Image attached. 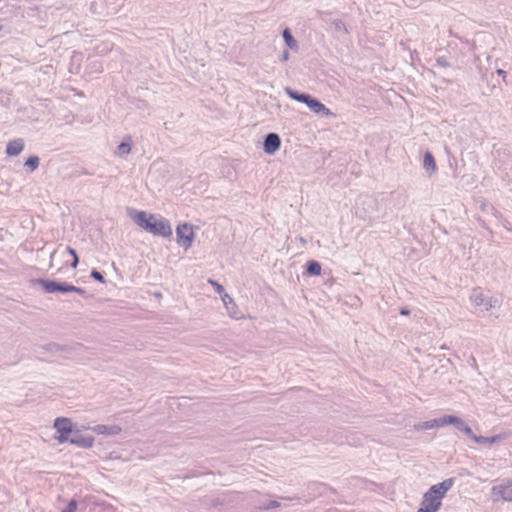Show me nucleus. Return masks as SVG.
<instances>
[{
	"instance_id": "f257e3e1",
	"label": "nucleus",
	"mask_w": 512,
	"mask_h": 512,
	"mask_svg": "<svg viewBox=\"0 0 512 512\" xmlns=\"http://www.w3.org/2000/svg\"><path fill=\"white\" fill-rule=\"evenodd\" d=\"M453 479L448 478L444 481L432 485L424 494L420 507L416 512H438L442 506V500L447 492L453 486Z\"/></svg>"
},
{
	"instance_id": "f03ea898",
	"label": "nucleus",
	"mask_w": 512,
	"mask_h": 512,
	"mask_svg": "<svg viewBox=\"0 0 512 512\" xmlns=\"http://www.w3.org/2000/svg\"><path fill=\"white\" fill-rule=\"evenodd\" d=\"M469 300L471 305L478 311L492 314L494 310H498L502 304L499 296L493 295L489 291L482 288H475L471 291Z\"/></svg>"
},
{
	"instance_id": "7ed1b4c3",
	"label": "nucleus",
	"mask_w": 512,
	"mask_h": 512,
	"mask_svg": "<svg viewBox=\"0 0 512 512\" xmlns=\"http://www.w3.org/2000/svg\"><path fill=\"white\" fill-rule=\"evenodd\" d=\"M54 428L59 433L57 439L60 443L69 441L82 446L92 445V439L80 438L77 433H73L72 422L68 418H57L54 421Z\"/></svg>"
},
{
	"instance_id": "20e7f679",
	"label": "nucleus",
	"mask_w": 512,
	"mask_h": 512,
	"mask_svg": "<svg viewBox=\"0 0 512 512\" xmlns=\"http://www.w3.org/2000/svg\"><path fill=\"white\" fill-rule=\"evenodd\" d=\"M287 94L292 99L305 103L314 113L323 114L327 117L332 116L333 113L324 104L308 94H300L296 91L287 89Z\"/></svg>"
},
{
	"instance_id": "39448f33",
	"label": "nucleus",
	"mask_w": 512,
	"mask_h": 512,
	"mask_svg": "<svg viewBox=\"0 0 512 512\" xmlns=\"http://www.w3.org/2000/svg\"><path fill=\"white\" fill-rule=\"evenodd\" d=\"M57 258L61 259L65 265L70 263V265L73 268H76L78 265V262H79V259H78V256H77L75 250L69 246L60 245L54 252L51 253L50 266H53V263L56 261Z\"/></svg>"
},
{
	"instance_id": "423d86ee",
	"label": "nucleus",
	"mask_w": 512,
	"mask_h": 512,
	"mask_svg": "<svg viewBox=\"0 0 512 512\" xmlns=\"http://www.w3.org/2000/svg\"><path fill=\"white\" fill-rule=\"evenodd\" d=\"M491 496L494 501L512 502V477L494 485L491 489Z\"/></svg>"
},
{
	"instance_id": "0eeeda50",
	"label": "nucleus",
	"mask_w": 512,
	"mask_h": 512,
	"mask_svg": "<svg viewBox=\"0 0 512 512\" xmlns=\"http://www.w3.org/2000/svg\"><path fill=\"white\" fill-rule=\"evenodd\" d=\"M176 236L178 245L185 250L189 249L194 239L193 226H177Z\"/></svg>"
},
{
	"instance_id": "6e6552de",
	"label": "nucleus",
	"mask_w": 512,
	"mask_h": 512,
	"mask_svg": "<svg viewBox=\"0 0 512 512\" xmlns=\"http://www.w3.org/2000/svg\"><path fill=\"white\" fill-rule=\"evenodd\" d=\"M221 300L230 318L234 320H241L244 318V315L240 312L238 305L229 294L224 295Z\"/></svg>"
},
{
	"instance_id": "1a4fd4ad",
	"label": "nucleus",
	"mask_w": 512,
	"mask_h": 512,
	"mask_svg": "<svg viewBox=\"0 0 512 512\" xmlns=\"http://www.w3.org/2000/svg\"><path fill=\"white\" fill-rule=\"evenodd\" d=\"M475 443L484 445V446H492L494 444H497L503 440H505L508 437V434L501 433L494 435L492 437H484V436H477L472 432V435H468Z\"/></svg>"
},
{
	"instance_id": "9d476101",
	"label": "nucleus",
	"mask_w": 512,
	"mask_h": 512,
	"mask_svg": "<svg viewBox=\"0 0 512 512\" xmlns=\"http://www.w3.org/2000/svg\"><path fill=\"white\" fill-rule=\"evenodd\" d=\"M24 142L21 139L10 140L5 148V154L9 157H17L24 150Z\"/></svg>"
},
{
	"instance_id": "9b49d317",
	"label": "nucleus",
	"mask_w": 512,
	"mask_h": 512,
	"mask_svg": "<svg viewBox=\"0 0 512 512\" xmlns=\"http://www.w3.org/2000/svg\"><path fill=\"white\" fill-rule=\"evenodd\" d=\"M280 145V137L275 133H270L266 136L264 150L268 154H273L280 148Z\"/></svg>"
},
{
	"instance_id": "f8f14e48",
	"label": "nucleus",
	"mask_w": 512,
	"mask_h": 512,
	"mask_svg": "<svg viewBox=\"0 0 512 512\" xmlns=\"http://www.w3.org/2000/svg\"><path fill=\"white\" fill-rule=\"evenodd\" d=\"M446 425H454L466 435H472V429L461 418L457 416H445V426Z\"/></svg>"
},
{
	"instance_id": "ddd939ff",
	"label": "nucleus",
	"mask_w": 512,
	"mask_h": 512,
	"mask_svg": "<svg viewBox=\"0 0 512 512\" xmlns=\"http://www.w3.org/2000/svg\"><path fill=\"white\" fill-rule=\"evenodd\" d=\"M144 230L153 236H159L163 238L170 237L172 235L171 226H142Z\"/></svg>"
},
{
	"instance_id": "4468645a",
	"label": "nucleus",
	"mask_w": 512,
	"mask_h": 512,
	"mask_svg": "<svg viewBox=\"0 0 512 512\" xmlns=\"http://www.w3.org/2000/svg\"><path fill=\"white\" fill-rule=\"evenodd\" d=\"M122 428L117 424L98 425V434L115 436L120 434Z\"/></svg>"
},
{
	"instance_id": "2eb2a0df",
	"label": "nucleus",
	"mask_w": 512,
	"mask_h": 512,
	"mask_svg": "<svg viewBox=\"0 0 512 512\" xmlns=\"http://www.w3.org/2000/svg\"><path fill=\"white\" fill-rule=\"evenodd\" d=\"M40 159L36 155L29 156L24 162V168L27 173H33L39 167Z\"/></svg>"
},
{
	"instance_id": "dca6fc26",
	"label": "nucleus",
	"mask_w": 512,
	"mask_h": 512,
	"mask_svg": "<svg viewBox=\"0 0 512 512\" xmlns=\"http://www.w3.org/2000/svg\"><path fill=\"white\" fill-rule=\"evenodd\" d=\"M36 283L38 285H40L46 293H55V292H57L58 282H56V281L45 280V279H38L36 281Z\"/></svg>"
},
{
	"instance_id": "f3484780",
	"label": "nucleus",
	"mask_w": 512,
	"mask_h": 512,
	"mask_svg": "<svg viewBox=\"0 0 512 512\" xmlns=\"http://www.w3.org/2000/svg\"><path fill=\"white\" fill-rule=\"evenodd\" d=\"M57 292L61 293H69V292H77V293H83V290L81 288H78L74 285L68 284V283H60L58 282L57 286Z\"/></svg>"
},
{
	"instance_id": "a211bd4d",
	"label": "nucleus",
	"mask_w": 512,
	"mask_h": 512,
	"mask_svg": "<svg viewBox=\"0 0 512 512\" xmlns=\"http://www.w3.org/2000/svg\"><path fill=\"white\" fill-rule=\"evenodd\" d=\"M283 38L289 48L295 49L297 47V43L288 28L283 31Z\"/></svg>"
},
{
	"instance_id": "6ab92c4d",
	"label": "nucleus",
	"mask_w": 512,
	"mask_h": 512,
	"mask_svg": "<svg viewBox=\"0 0 512 512\" xmlns=\"http://www.w3.org/2000/svg\"><path fill=\"white\" fill-rule=\"evenodd\" d=\"M423 164L426 169H430L432 171H434L436 168L434 157L429 152L425 154Z\"/></svg>"
},
{
	"instance_id": "aec40b11",
	"label": "nucleus",
	"mask_w": 512,
	"mask_h": 512,
	"mask_svg": "<svg viewBox=\"0 0 512 512\" xmlns=\"http://www.w3.org/2000/svg\"><path fill=\"white\" fill-rule=\"evenodd\" d=\"M307 272L310 275H320L321 265L316 261H310L307 266Z\"/></svg>"
},
{
	"instance_id": "412c9836",
	"label": "nucleus",
	"mask_w": 512,
	"mask_h": 512,
	"mask_svg": "<svg viewBox=\"0 0 512 512\" xmlns=\"http://www.w3.org/2000/svg\"><path fill=\"white\" fill-rule=\"evenodd\" d=\"M208 283L214 288V290L216 291V293H218L220 295V297L222 298L224 295H227L228 293L225 292L223 286L221 284H219L218 282H216L215 280H212V279H208Z\"/></svg>"
},
{
	"instance_id": "4be33fe9",
	"label": "nucleus",
	"mask_w": 512,
	"mask_h": 512,
	"mask_svg": "<svg viewBox=\"0 0 512 512\" xmlns=\"http://www.w3.org/2000/svg\"><path fill=\"white\" fill-rule=\"evenodd\" d=\"M279 507H281V503L279 501L271 500V501L263 504L262 506H260L259 510L267 511V510L277 509Z\"/></svg>"
},
{
	"instance_id": "5701e85b",
	"label": "nucleus",
	"mask_w": 512,
	"mask_h": 512,
	"mask_svg": "<svg viewBox=\"0 0 512 512\" xmlns=\"http://www.w3.org/2000/svg\"><path fill=\"white\" fill-rule=\"evenodd\" d=\"M413 428L416 431L431 430V429H433L432 420H428L425 422L415 424Z\"/></svg>"
},
{
	"instance_id": "b1692460",
	"label": "nucleus",
	"mask_w": 512,
	"mask_h": 512,
	"mask_svg": "<svg viewBox=\"0 0 512 512\" xmlns=\"http://www.w3.org/2000/svg\"><path fill=\"white\" fill-rule=\"evenodd\" d=\"M135 220L139 224H152L151 223L152 217L147 218V216H146V214L144 212L138 213L136 218H135Z\"/></svg>"
},
{
	"instance_id": "393cba45",
	"label": "nucleus",
	"mask_w": 512,
	"mask_h": 512,
	"mask_svg": "<svg viewBox=\"0 0 512 512\" xmlns=\"http://www.w3.org/2000/svg\"><path fill=\"white\" fill-rule=\"evenodd\" d=\"M131 146L130 143L123 142L118 146V154L126 155L130 152Z\"/></svg>"
},
{
	"instance_id": "a878e982",
	"label": "nucleus",
	"mask_w": 512,
	"mask_h": 512,
	"mask_svg": "<svg viewBox=\"0 0 512 512\" xmlns=\"http://www.w3.org/2000/svg\"><path fill=\"white\" fill-rule=\"evenodd\" d=\"M433 429L445 426V416L437 419H432Z\"/></svg>"
},
{
	"instance_id": "bb28decb",
	"label": "nucleus",
	"mask_w": 512,
	"mask_h": 512,
	"mask_svg": "<svg viewBox=\"0 0 512 512\" xmlns=\"http://www.w3.org/2000/svg\"><path fill=\"white\" fill-rule=\"evenodd\" d=\"M76 508L77 502L75 500H71L61 512H75Z\"/></svg>"
},
{
	"instance_id": "cd10ccee",
	"label": "nucleus",
	"mask_w": 512,
	"mask_h": 512,
	"mask_svg": "<svg viewBox=\"0 0 512 512\" xmlns=\"http://www.w3.org/2000/svg\"><path fill=\"white\" fill-rule=\"evenodd\" d=\"M400 314L404 315V316H408V315H410V311L408 309H401Z\"/></svg>"
},
{
	"instance_id": "c85d7f7f",
	"label": "nucleus",
	"mask_w": 512,
	"mask_h": 512,
	"mask_svg": "<svg viewBox=\"0 0 512 512\" xmlns=\"http://www.w3.org/2000/svg\"><path fill=\"white\" fill-rule=\"evenodd\" d=\"M90 276L93 278V279H96V276H97V273H96V268H93L90 272Z\"/></svg>"
},
{
	"instance_id": "c756f323",
	"label": "nucleus",
	"mask_w": 512,
	"mask_h": 512,
	"mask_svg": "<svg viewBox=\"0 0 512 512\" xmlns=\"http://www.w3.org/2000/svg\"><path fill=\"white\" fill-rule=\"evenodd\" d=\"M497 73H498L499 75H502L503 77H505V75H506L505 71H503V70H501V69H499V70L497 71Z\"/></svg>"
},
{
	"instance_id": "7c9ffc66",
	"label": "nucleus",
	"mask_w": 512,
	"mask_h": 512,
	"mask_svg": "<svg viewBox=\"0 0 512 512\" xmlns=\"http://www.w3.org/2000/svg\"><path fill=\"white\" fill-rule=\"evenodd\" d=\"M103 276L98 272V282H103Z\"/></svg>"
},
{
	"instance_id": "2f4dec72",
	"label": "nucleus",
	"mask_w": 512,
	"mask_h": 512,
	"mask_svg": "<svg viewBox=\"0 0 512 512\" xmlns=\"http://www.w3.org/2000/svg\"><path fill=\"white\" fill-rule=\"evenodd\" d=\"M298 240L303 244L305 245L306 244V240L303 238V237H299Z\"/></svg>"
},
{
	"instance_id": "473e14b6",
	"label": "nucleus",
	"mask_w": 512,
	"mask_h": 512,
	"mask_svg": "<svg viewBox=\"0 0 512 512\" xmlns=\"http://www.w3.org/2000/svg\"><path fill=\"white\" fill-rule=\"evenodd\" d=\"M283 500H293L294 498H290V497H281Z\"/></svg>"
}]
</instances>
